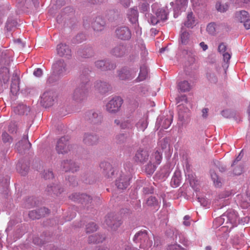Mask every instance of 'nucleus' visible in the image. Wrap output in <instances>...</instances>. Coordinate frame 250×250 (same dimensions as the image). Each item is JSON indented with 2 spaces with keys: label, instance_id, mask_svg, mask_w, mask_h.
<instances>
[{
  "label": "nucleus",
  "instance_id": "nucleus-1",
  "mask_svg": "<svg viewBox=\"0 0 250 250\" xmlns=\"http://www.w3.org/2000/svg\"><path fill=\"white\" fill-rule=\"evenodd\" d=\"M133 240L136 243H140V248L144 250H147L152 245V241L149 239L146 231H141L137 233Z\"/></svg>",
  "mask_w": 250,
  "mask_h": 250
},
{
  "label": "nucleus",
  "instance_id": "nucleus-2",
  "mask_svg": "<svg viewBox=\"0 0 250 250\" xmlns=\"http://www.w3.org/2000/svg\"><path fill=\"white\" fill-rule=\"evenodd\" d=\"M89 88V84L88 82L85 83H82L79 87L76 88L72 95L74 100L79 102L83 100L86 96Z\"/></svg>",
  "mask_w": 250,
  "mask_h": 250
},
{
  "label": "nucleus",
  "instance_id": "nucleus-3",
  "mask_svg": "<svg viewBox=\"0 0 250 250\" xmlns=\"http://www.w3.org/2000/svg\"><path fill=\"white\" fill-rule=\"evenodd\" d=\"M123 100L119 97H115L110 100L106 105V110L112 113H115L118 112L122 104Z\"/></svg>",
  "mask_w": 250,
  "mask_h": 250
},
{
  "label": "nucleus",
  "instance_id": "nucleus-4",
  "mask_svg": "<svg viewBox=\"0 0 250 250\" xmlns=\"http://www.w3.org/2000/svg\"><path fill=\"white\" fill-rule=\"evenodd\" d=\"M8 64L7 62L5 66L1 67L0 69V91L7 86V83L9 79V70L7 67Z\"/></svg>",
  "mask_w": 250,
  "mask_h": 250
},
{
  "label": "nucleus",
  "instance_id": "nucleus-5",
  "mask_svg": "<svg viewBox=\"0 0 250 250\" xmlns=\"http://www.w3.org/2000/svg\"><path fill=\"white\" fill-rule=\"evenodd\" d=\"M70 148L68 140L65 137H62L58 140L56 147V150L59 154L68 153Z\"/></svg>",
  "mask_w": 250,
  "mask_h": 250
},
{
  "label": "nucleus",
  "instance_id": "nucleus-6",
  "mask_svg": "<svg viewBox=\"0 0 250 250\" xmlns=\"http://www.w3.org/2000/svg\"><path fill=\"white\" fill-rule=\"evenodd\" d=\"M55 96V93L52 91L45 92L41 96V104L45 107L51 106L53 104Z\"/></svg>",
  "mask_w": 250,
  "mask_h": 250
},
{
  "label": "nucleus",
  "instance_id": "nucleus-7",
  "mask_svg": "<svg viewBox=\"0 0 250 250\" xmlns=\"http://www.w3.org/2000/svg\"><path fill=\"white\" fill-rule=\"evenodd\" d=\"M130 179L131 177L129 175L122 173L116 181L117 188L120 189H125L129 186Z\"/></svg>",
  "mask_w": 250,
  "mask_h": 250
},
{
  "label": "nucleus",
  "instance_id": "nucleus-8",
  "mask_svg": "<svg viewBox=\"0 0 250 250\" xmlns=\"http://www.w3.org/2000/svg\"><path fill=\"white\" fill-rule=\"evenodd\" d=\"M31 146V144L29 142L26 135L23 136L22 139L16 145V149L20 153L29 149Z\"/></svg>",
  "mask_w": 250,
  "mask_h": 250
},
{
  "label": "nucleus",
  "instance_id": "nucleus-9",
  "mask_svg": "<svg viewBox=\"0 0 250 250\" xmlns=\"http://www.w3.org/2000/svg\"><path fill=\"white\" fill-rule=\"evenodd\" d=\"M223 219H227V222L229 223L230 228H233L236 226L238 220V215L237 213L233 210H230L224 214Z\"/></svg>",
  "mask_w": 250,
  "mask_h": 250
},
{
  "label": "nucleus",
  "instance_id": "nucleus-10",
  "mask_svg": "<svg viewBox=\"0 0 250 250\" xmlns=\"http://www.w3.org/2000/svg\"><path fill=\"white\" fill-rule=\"evenodd\" d=\"M188 0H176L174 7V17H177L182 11H185L187 6Z\"/></svg>",
  "mask_w": 250,
  "mask_h": 250
},
{
  "label": "nucleus",
  "instance_id": "nucleus-11",
  "mask_svg": "<svg viewBox=\"0 0 250 250\" xmlns=\"http://www.w3.org/2000/svg\"><path fill=\"white\" fill-rule=\"evenodd\" d=\"M149 156L148 151L146 149L140 148L137 151L134 159L136 162L144 163L148 160Z\"/></svg>",
  "mask_w": 250,
  "mask_h": 250
},
{
  "label": "nucleus",
  "instance_id": "nucleus-12",
  "mask_svg": "<svg viewBox=\"0 0 250 250\" xmlns=\"http://www.w3.org/2000/svg\"><path fill=\"white\" fill-rule=\"evenodd\" d=\"M58 54L61 57L69 58L71 55V51L66 44L61 43L57 45Z\"/></svg>",
  "mask_w": 250,
  "mask_h": 250
},
{
  "label": "nucleus",
  "instance_id": "nucleus-13",
  "mask_svg": "<svg viewBox=\"0 0 250 250\" xmlns=\"http://www.w3.org/2000/svg\"><path fill=\"white\" fill-rule=\"evenodd\" d=\"M61 166L63 168V170L65 172L72 171L74 172L77 171L79 168V166L71 160L63 161L62 163Z\"/></svg>",
  "mask_w": 250,
  "mask_h": 250
},
{
  "label": "nucleus",
  "instance_id": "nucleus-14",
  "mask_svg": "<svg viewBox=\"0 0 250 250\" xmlns=\"http://www.w3.org/2000/svg\"><path fill=\"white\" fill-rule=\"evenodd\" d=\"M116 34L118 38L122 40H128L131 37V33L126 27H122L116 30Z\"/></svg>",
  "mask_w": 250,
  "mask_h": 250
},
{
  "label": "nucleus",
  "instance_id": "nucleus-15",
  "mask_svg": "<svg viewBox=\"0 0 250 250\" xmlns=\"http://www.w3.org/2000/svg\"><path fill=\"white\" fill-rule=\"evenodd\" d=\"M20 78L17 74H13L11 84V92L16 95L19 91Z\"/></svg>",
  "mask_w": 250,
  "mask_h": 250
},
{
  "label": "nucleus",
  "instance_id": "nucleus-16",
  "mask_svg": "<svg viewBox=\"0 0 250 250\" xmlns=\"http://www.w3.org/2000/svg\"><path fill=\"white\" fill-rule=\"evenodd\" d=\"M136 74L131 70L126 68H123L119 71L118 76L121 80H129L133 79Z\"/></svg>",
  "mask_w": 250,
  "mask_h": 250
},
{
  "label": "nucleus",
  "instance_id": "nucleus-17",
  "mask_svg": "<svg viewBox=\"0 0 250 250\" xmlns=\"http://www.w3.org/2000/svg\"><path fill=\"white\" fill-rule=\"evenodd\" d=\"M65 64L62 60H60L53 64L54 72L58 75H62L65 71Z\"/></svg>",
  "mask_w": 250,
  "mask_h": 250
},
{
  "label": "nucleus",
  "instance_id": "nucleus-18",
  "mask_svg": "<svg viewBox=\"0 0 250 250\" xmlns=\"http://www.w3.org/2000/svg\"><path fill=\"white\" fill-rule=\"evenodd\" d=\"M105 222L108 226L114 230L117 229L122 223L120 220H117L113 216L110 215L106 217Z\"/></svg>",
  "mask_w": 250,
  "mask_h": 250
},
{
  "label": "nucleus",
  "instance_id": "nucleus-19",
  "mask_svg": "<svg viewBox=\"0 0 250 250\" xmlns=\"http://www.w3.org/2000/svg\"><path fill=\"white\" fill-rule=\"evenodd\" d=\"M105 21L101 17H97L92 23V27L95 31H101L104 28Z\"/></svg>",
  "mask_w": 250,
  "mask_h": 250
},
{
  "label": "nucleus",
  "instance_id": "nucleus-20",
  "mask_svg": "<svg viewBox=\"0 0 250 250\" xmlns=\"http://www.w3.org/2000/svg\"><path fill=\"white\" fill-rule=\"evenodd\" d=\"M227 49V46L224 43H220L218 47V51L223 56L224 62H228L231 58V55L229 52H226Z\"/></svg>",
  "mask_w": 250,
  "mask_h": 250
},
{
  "label": "nucleus",
  "instance_id": "nucleus-21",
  "mask_svg": "<svg viewBox=\"0 0 250 250\" xmlns=\"http://www.w3.org/2000/svg\"><path fill=\"white\" fill-rule=\"evenodd\" d=\"M95 65L98 68L101 69L103 70H110L114 69L116 67L113 63H109L105 62L104 61H98L95 62Z\"/></svg>",
  "mask_w": 250,
  "mask_h": 250
},
{
  "label": "nucleus",
  "instance_id": "nucleus-22",
  "mask_svg": "<svg viewBox=\"0 0 250 250\" xmlns=\"http://www.w3.org/2000/svg\"><path fill=\"white\" fill-rule=\"evenodd\" d=\"M100 167L103 168L104 173L108 177H110L113 175L114 170L110 163L102 162L100 164Z\"/></svg>",
  "mask_w": 250,
  "mask_h": 250
},
{
  "label": "nucleus",
  "instance_id": "nucleus-23",
  "mask_svg": "<svg viewBox=\"0 0 250 250\" xmlns=\"http://www.w3.org/2000/svg\"><path fill=\"white\" fill-rule=\"evenodd\" d=\"M147 125V117L146 115H144L141 118L136 124L138 130L140 131H144L146 128Z\"/></svg>",
  "mask_w": 250,
  "mask_h": 250
},
{
  "label": "nucleus",
  "instance_id": "nucleus-24",
  "mask_svg": "<svg viewBox=\"0 0 250 250\" xmlns=\"http://www.w3.org/2000/svg\"><path fill=\"white\" fill-rule=\"evenodd\" d=\"M98 141L97 136L91 134H85L84 136L83 142L87 145H93L96 144Z\"/></svg>",
  "mask_w": 250,
  "mask_h": 250
},
{
  "label": "nucleus",
  "instance_id": "nucleus-25",
  "mask_svg": "<svg viewBox=\"0 0 250 250\" xmlns=\"http://www.w3.org/2000/svg\"><path fill=\"white\" fill-rule=\"evenodd\" d=\"M75 195H72V199L75 201L77 199V198L75 197ZM78 200H80V202L85 206L88 205L90 204L92 202V198L87 194H82L80 195L79 198Z\"/></svg>",
  "mask_w": 250,
  "mask_h": 250
},
{
  "label": "nucleus",
  "instance_id": "nucleus-26",
  "mask_svg": "<svg viewBox=\"0 0 250 250\" xmlns=\"http://www.w3.org/2000/svg\"><path fill=\"white\" fill-rule=\"evenodd\" d=\"M162 159V153L158 150L154 152L150 157V163H153L156 165H159Z\"/></svg>",
  "mask_w": 250,
  "mask_h": 250
},
{
  "label": "nucleus",
  "instance_id": "nucleus-27",
  "mask_svg": "<svg viewBox=\"0 0 250 250\" xmlns=\"http://www.w3.org/2000/svg\"><path fill=\"white\" fill-rule=\"evenodd\" d=\"M184 25L188 28H192L195 25V17L192 12L188 13L187 17V20L185 21Z\"/></svg>",
  "mask_w": 250,
  "mask_h": 250
},
{
  "label": "nucleus",
  "instance_id": "nucleus-28",
  "mask_svg": "<svg viewBox=\"0 0 250 250\" xmlns=\"http://www.w3.org/2000/svg\"><path fill=\"white\" fill-rule=\"evenodd\" d=\"M128 16L129 21L132 23H135L138 18L137 10L135 8L131 9L128 12Z\"/></svg>",
  "mask_w": 250,
  "mask_h": 250
},
{
  "label": "nucleus",
  "instance_id": "nucleus-29",
  "mask_svg": "<svg viewBox=\"0 0 250 250\" xmlns=\"http://www.w3.org/2000/svg\"><path fill=\"white\" fill-rule=\"evenodd\" d=\"M125 47L124 46L119 45L112 49L111 53L115 56L121 57L125 54Z\"/></svg>",
  "mask_w": 250,
  "mask_h": 250
},
{
  "label": "nucleus",
  "instance_id": "nucleus-30",
  "mask_svg": "<svg viewBox=\"0 0 250 250\" xmlns=\"http://www.w3.org/2000/svg\"><path fill=\"white\" fill-rule=\"evenodd\" d=\"M236 18L238 21L244 23L249 18V14L246 11H241L236 13Z\"/></svg>",
  "mask_w": 250,
  "mask_h": 250
},
{
  "label": "nucleus",
  "instance_id": "nucleus-31",
  "mask_svg": "<svg viewBox=\"0 0 250 250\" xmlns=\"http://www.w3.org/2000/svg\"><path fill=\"white\" fill-rule=\"evenodd\" d=\"M148 71L146 66L143 65L140 67V71L137 80L138 82L145 80L147 76Z\"/></svg>",
  "mask_w": 250,
  "mask_h": 250
},
{
  "label": "nucleus",
  "instance_id": "nucleus-32",
  "mask_svg": "<svg viewBox=\"0 0 250 250\" xmlns=\"http://www.w3.org/2000/svg\"><path fill=\"white\" fill-rule=\"evenodd\" d=\"M190 88V85L187 81H183L178 83V89L181 92L188 91Z\"/></svg>",
  "mask_w": 250,
  "mask_h": 250
},
{
  "label": "nucleus",
  "instance_id": "nucleus-33",
  "mask_svg": "<svg viewBox=\"0 0 250 250\" xmlns=\"http://www.w3.org/2000/svg\"><path fill=\"white\" fill-rule=\"evenodd\" d=\"M46 191L49 194L53 193L56 195H58L62 192V190H61L59 185H53V186H47Z\"/></svg>",
  "mask_w": 250,
  "mask_h": 250
},
{
  "label": "nucleus",
  "instance_id": "nucleus-34",
  "mask_svg": "<svg viewBox=\"0 0 250 250\" xmlns=\"http://www.w3.org/2000/svg\"><path fill=\"white\" fill-rule=\"evenodd\" d=\"M190 41V36L188 32L183 31L180 34V42L184 45L188 44Z\"/></svg>",
  "mask_w": 250,
  "mask_h": 250
},
{
  "label": "nucleus",
  "instance_id": "nucleus-35",
  "mask_svg": "<svg viewBox=\"0 0 250 250\" xmlns=\"http://www.w3.org/2000/svg\"><path fill=\"white\" fill-rule=\"evenodd\" d=\"M156 15L158 17L160 21H164L167 19V14L164 9H159L156 12Z\"/></svg>",
  "mask_w": 250,
  "mask_h": 250
},
{
  "label": "nucleus",
  "instance_id": "nucleus-36",
  "mask_svg": "<svg viewBox=\"0 0 250 250\" xmlns=\"http://www.w3.org/2000/svg\"><path fill=\"white\" fill-rule=\"evenodd\" d=\"M104 239V237L100 235H91L89 236L88 239V242L89 243H100L102 242Z\"/></svg>",
  "mask_w": 250,
  "mask_h": 250
},
{
  "label": "nucleus",
  "instance_id": "nucleus-37",
  "mask_svg": "<svg viewBox=\"0 0 250 250\" xmlns=\"http://www.w3.org/2000/svg\"><path fill=\"white\" fill-rule=\"evenodd\" d=\"M210 176L212 180L213 181L214 185L216 187H220L221 186V182L220 179L218 178L216 173L213 170L210 171Z\"/></svg>",
  "mask_w": 250,
  "mask_h": 250
},
{
  "label": "nucleus",
  "instance_id": "nucleus-38",
  "mask_svg": "<svg viewBox=\"0 0 250 250\" xmlns=\"http://www.w3.org/2000/svg\"><path fill=\"white\" fill-rule=\"evenodd\" d=\"M17 21L15 20L8 19L6 22V28L7 30L11 31L17 26Z\"/></svg>",
  "mask_w": 250,
  "mask_h": 250
},
{
  "label": "nucleus",
  "instance_id": "nucleus-39",
  "mask_svg": "<svg viewBox=\"0 0 250 250\" xmlns=\"http://www.w3.org/2000/svg\"><path fill=\"white\" fill-rule=\"evenodd\" d=\"M156 168V165H155V164L153 163H150V161L149 162V163H148L146 166V172L147 174L151 175L155 171V169Z\"/></svg>",
  "mask_w": 250,
  "mask_h": 250
},
{
  "label": "nucleus",
  "instance_id": "nucleus-40",
  "mask_svg": "<svg viewBox=\"0 0 250 250\" xmlns=\"http://www.w3.org/2000/svg\"><path fill=\"white\" fill-rule=\"evenodd\" d=\"M115 139L117 143L122 144L126 141L127 136L126 134L121 133L116 136Z\"/></svg>",
  "mask_w": 250,
  "mask_h": 250
},
{
  "label": "nucleus",
  "instance_id": "nucleus-41",
  "mask_svg": "<svg viewBox=\"0 0 250 250\" xmlns=\"http://www.w3.org/2000/svg\"><path fill=\"white\" fill-rule=\"evenodd\" d=\"M27 109V107L23 104L19 105L17 106L14 107L15 112L20 115L24 114L25 113V111H26Z\"/></svg>",
  "mask_w": 250,
  "mask_h": 250
},
{
  "label": "nucleus",
  "instance_id": "nucleus-42",
  "mask_svg": "<svg viewBox=\"0 0 250 250\" xmlns=\"http://www.w3.org/2000/svg\"><path fill=\"white\" fill-rule=\"evenodd\" d=\"M225 217L224 216V214H223L221 216L216 218L215 220L213 221V223H215L217 222H219L220 225L225 224V225L224 227H227L228 228H230L229 223L227 222V219H223V218Z\"/></svg>",
  "mask_w": 250,
  "mask_h": 250
},
{
  "label": "nucleus",
  "instance_id": "nucleus-43",
  "mask_svg": "<svg viewBox=\"0 0 250 250\" xmlns=\"http://www.w3.org/2000/svg\"><path fill=\"white\" fill-rule=\"evenodd\" d=\"M1 137L4 143H11L12 142V138L5 131L2 132Z\"/></svg>",
  "mask_w": 250,
  "mask_h": 250
},
{
  "label": "nucleus",
  "instance_id": "nucleus-44",
  "mask_svg": "<svg viewBox=\"0 0 250 250\" xmlns=\"http://www.w3.org/2000/svg\"><path fill=\"white\" fill-rule=\"evenodd\" d=\"M97 229V226L94 223H89L86 228V233H91L96 231Z\"/></svg>",
  "mask_w": 250,
  "mask_h": 250
},
{
  "label": "nucleus",
  "instance_id": "nucleus-45",
  "mask_svg": "<svg viewBox=\"0 0 250 250\" xmlns=\"http://www.w3.org/2000/svg\"><path fill=\"white\" fill-rule=\"evenodd\" d=\"M120 127L123 129H132L133 127V125L130 121H126L121 123Z\"/></svg>",
  "mask_w": 250,
  "mask_h": 250
},
{
  "label": "nucleus",
  "instance_id": "nucleus-46",
  "mask_svg": "<svg viewBox=\"0 0 250 250\" xmlns=\"http://www.w3.org/2000/svg\"><path fill=\"white\" fill-rule=\"evenodd\" d=\"M216 8L218 11L224 12L228 9L227 4H221L220 2H217L216 4Z\"/></svg>",
  "mask_w": 250,
  "mask_h": 250
},
{
  "label": "nucleus",
  "instance_id": "nucleus-47",
  "mask_svg": "<svg viewBox=\"0 0 250 250\" xmlns=\"http://www.w3.org/2000/svg\"><path fill=\"white\" fill-rule=\"evenodd\" d=\"M146 204L149 206H154L158 205V202L155 197L151 196L148 198Z\"/></svg>",
  "mask_w": 250,
  "mask_h": 250
},
{
  "label": "nucleus",
  "instance_id": "nucleus-48",
  "mask_svg": "<svg viewBox=\"0 0 250 250\" xmlns=\"http://www.w3.org/2000/svg\"><path fill=\"white\" fill-rule=\"evenodd\" d=\"M28 215L29 217L33 220L36 219H38L41 218V215L39 214L37 210L30 211L29 212Z\"/></svg>",
  "mask_w": 250,
  "mask_h": 250
},
{
  "label": "nucleus",
  "instance_id": "nucleus-49",
  "mask_svg": "<svg viewBox=\"0 0 250 250\" xmlns=\"http://www.w3.org/2000/svg\"><path fill=\"white\" fill-rule=\"evenodd\" d=\"M207 30L208 33L214 34L215 32V24L214 23H209L207 27Z\"/></svg>",
  "mask_w": 250,
  "mask_h": 250
},
{
  "label": "nucleus",
  "instance_id": "nucleus-50",
  "mask_svg": "<svg viewBox=\"0 0 250 250\" xmlns=\"http://www.w3.org/2000/svg\"><path fill=\"white\" fill-rule=\"evenodd\" d=\"M37 211L39 214L41 215V218L49 213V209L46 208H41L38 209Z\"/></svg>",
  "mask_w": 250,
  "mask_h": 250
},
{
  "label": "nucleus",
  "instance_id": "nucleus-51",
  "mask_svg": "<svg viewBox=\"0 0 250 250\" xmlns=\"http://www.w3.org/2000/svg\"><path fill=\"white\" fill-rule=\"evenodd\" d=\"M17 130V125L15 122H11L8 126V131L10 133H14Z\"/></svg>",
  "mask_w": 250,
  "mask_h": 250
},
{
  "label": "nucleus",
  "instance_id": "nucleus-52",
  "mask_svg": "<svg viewBox=\"0 0 250 250\" xmlns=\"http://www.w3.org/2000/svg\"><path fill=\"white\" fill-rule=\"evenodd\" d=\"M171 184L175 187L179 186L180 185V179L176 176H173L171 179Z\"/></svg>",
  "mask_w": 250,
  "mask_h": 250
},
{
  "label": "nucleus",
  "instance_id": "nucleus-53",
  "mask_svg": "<svg viewBox=\"0 0 250 250\" xmlns=\"http://www.w3.org/2000/svg\"><path fill=\"white\" fill-rule=\"evenodd\" d=\"M43 177L45 179H50L54 177L53 173L52 171L47 170L44 171Z\"/></svg>",
  "mask_w": 250,
  "mask_h": 250
},
{
  "label": "nucleus",
  "instance_id": "nucleus-54",
  "mask_svg": "<svg viewBox=\"0 0 250 250\" xmlns=\"http://www.w3.org/2000/svg\"><path fill=\"white\" fill-rule=\"evenodd\" d=\"M160 21L157 16L155 17V16H152L150 17L149 19V21L153 25L156 24L158 22H159Z\"/></svg>",
  "mask_w": 250,
  "mask_h": 250
},
{
  "label": "nucleus",
  "instance_id": "nucleus-55",
  "mask_svg": "<svg viewBox=\"0 0 250 250\" xmlns=\"http://www.w3.org/2000/svg\"><path fill=\"white\" fill-rule=\"evenodd\" d=\"M149 8V4L147 3H143L141 4L140 7V10L142 12H145L147 11Z\"/></svg>",
  "mask_w": 250,
  "mask_h": 250
},
{
  "label": "nucleus",
  "instance_id": "nucleus-56",
  "mask_svg": "<svg viewBox=\"0 0 250 250\" xmlns=\"http://www.w3.org/2000/svg\"><path fill=\"white\" fill-rule=\"evenodd\" d=\"M243 171V168L241 166H238L234 168L233 173L235 175H240Z\"/></svg>",
  "mask_w": 250,
  "mask_h": 250
},
{
  "label": "nucleus",
  "instance_id": "nucleus-57",
  "mask_svg": "<svg viewBox=\"0 0 250 250\" xmlns=\"http://www.w3.org/2000/svg\"><path fill=\"white\" fill-rule=\"evenodd\" d=\"M34 75L36 77H41L42 74V71L41 68H37L33 73Z\"/></svg>",
  "mask_w": 250,
  "mask_h": 250
},
{
  "label": "nucleus",
  "instance_id": "nucleus-58",
  "mask_svg": "<svg viewBox=\"0 0 250 250\" xmlns=\"http://www.w3.org/2000/svg\"><path fill=\"white\" fill-rule=\"evenodd\" d=\"M199 201L201 204L204 207H207L208 205V201L204 198H198Z\"/></svg>",
  "mask_w": 250,
  "mask_h": 250
},
{
  "label": "nucleus",
  "instance_id": "nucleus-59",
  "mask_svg": "<svg viewBox=\"0 0 250 250\" xmlns=\"http://www.w3.org/2000/svg\"><path fill=\"white\" fill-rule=\"evenodd\" d=\"M243 25L246 29H250V19L249 18L243 23Z\"/></svg>",
  "mask_w": 250,
  "mask_h": 250
},
{
  "label": "nucleus",
  "instance_id": "nucleus-60",
  "mask_svg": "<svg viewBox=\"0 0 250 250\" xmlns=\"http://www.w3.org/2000/svg\"><path fill=\"white\" fill-rule=\"evenodd\" d=\"M190 218V217L188 215H186L184 218V221L183 222V224L186 226H188L190 225V222L189 221H188V220H189Z\"/></svg>",
  "mask_w": 250,
  "mask_h": 250
},
{
  "label": "nucleus",
  "instance_id": "nucleus-61",
  "mask_svg": "<svg viewBox=\"0 0 250 250\" xmlns=\"http://www.w3.org/2000/svg\"><path fill=\"white\" fill-rule=\"evenodd\" d=\"M208 108H204L202 109V117L204 118H206L208 116Z\"/></svg>",
  "mask_w": 250,
  "mask_h": 250
},
{
  "label": "nucleus",
  "instance_id": "nucleus-62",
  "mask_svg": "<svg viewBox=\"0 0 250 250\" xmlns=\"http://www.w3.org/2000/svg\"><path fill=\"white\" fill-rule=\"evenodd\" d=\"M200 46L202 48L203 51H206L208 48V46L204 42H201L200 43Z\"/></svg>",
  "mask_w": 250,
  "mask_h": 250
},
{
  "label": "nucleus",
  "instance_id": "nucleus-63",
  "mask_svg": "<svg viewBox=\"0 0 250 250\" xmlns=\"http://www.w3.org/2000/svg\"><path fill=\"white\" fill-rule=\"evenodd\" d=\"M4 13L3 12V9L0 8V23L2 22V17L4 15Z\"/></svg>",
  "mask_w": 250,
  "mask_h": 250
},
{
  "label": "nucleus",
  "instance_id": "nucleus-64",
  "mask_svg": "<svg viewBox=\"0 0 250 250\" xmlns=\"http://www.w3.org/2000/svg\"><path fill=\"white\" fill-rule=\"evenodd\" d=\"M241 153H240L239 154V155H238V157L236 158V159L234 161V162H233V164H232L231 166H233L235 165V163L236 162H237L241 160V158H242V157L241 156Z\"/></svg>",
  "mask_w": 250,
  "mask_h": 250
}]
</instances>
